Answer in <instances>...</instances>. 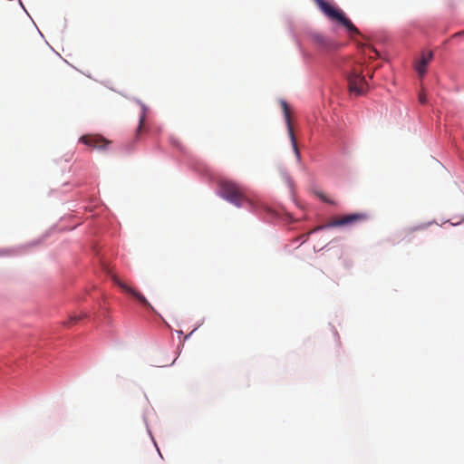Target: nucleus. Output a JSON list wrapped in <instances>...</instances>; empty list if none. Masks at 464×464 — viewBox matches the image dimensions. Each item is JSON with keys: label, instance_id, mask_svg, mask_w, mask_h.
<instances>
[{"label": "nucleus", "instance_id": "f257e3e1", "mask_svg": "<svg viewBox=\"0 0 464 464\" xmlns=\"http://www.w3.org/2000/svg\"><path fill=\"white\" fill-rule=\"evenodd\" d=\"M219 189L220 196L236 207L241 208L248 205L251 208H256L255 202L250 198L246 189L239 184L231 180H221Z\"/></svg>", "mask_w": 464, "mask_h": 464}, {"label": "nucleus", "instance_id": "f03ea898", "mask_svg": "<svg viewBox=\"0 0 464 464\" xmlns=\"http://www.w3.org/2000/svg\"><path fill=\"white\" fill-rule=\"evenodd\" d=\"M320 10L332 21L343 25L350 34H360L359 30L346 17L343 10L336 8L324 0H314Z\"/></svg>", "mask_w": 464, "mask_h": 464}, {"label": "nucleus", "instance_id": "7ed1b4c3", "mask_svg": "<svg viewBox=\"0 0 464 464\" xmlns=\"http://www.w3.org/2000/svg\"><path fill=\"white\" fill-rule=\"evenodd\" d=\"M368 218V216L364 213H353L345 215L340 218H334L328 224L324 226H319L314 228L310 233L319 231L325 227H341L346 226L356 222L364 221Z\"/></svg>", "mask_w": 464, "mask_h": 464}, {"label": "nucleus", "instance_id": "20e7f679", "mask_svg": "<svg viewBox=\"0 0 464 464\" xmlns=\"http://www.w3.org/2000/svg\"><path fill=\"white\" fill-rule=\"evenodd\" d=\"M347 80L350 92L357 95H361L366 92L367 82L364 76L362 75L360 72L354 70L348 75Z\"/></svg>", "mask_w": 464, "mask_h": 464}, {"label": "nucleus", "instance_id": "39448f33", "mask_svg": "<svg viewBox=\"0 0 464 464\" xmlns=\"http://www.w3.org/2000/svg\"><path fill=\"white\" fill-rule=\"evenodd\" d=\"M80 141L88 147L97 150H106L111 141L98 134H87L80 138Z\"/></svg>", "mask_w": 464, "mask_h": 464}, {"label": "nucleus", "instance_id": "423d86ee", "mask_svg": "<svg viewBox=\"0 0 464 464\" xmlns=\"http://www.w3.org/2000/svg\"><path fill=\"white\" fill-rule=\"evenodd\" d=\"M112 281L122 290L124 291L125 293L130 295L131 296H133L134 298H136L140 303H141L144 306H147L149 308H150L151 310H153V307L152 305L150 304V303L146 299V297L140 294V292H138L137 290H135L134 288H132L131 286L128 285L126 283H124L123 281H121L120 278H118L116 276H112Z\"/></svg>", "mask_w": 464, "mask_h": 464}, {"label": "nucleus", "instance_id": "0eeeda50", "mask_svg": "<svg viewBox=\"0 0 464 464\" xmlns=\"http://www.w3.org/2000/svg\"><path fill=\"white\" fill-rule=\"evenodd\" d=\"M312 40L315 46L321 51L332 52L339 47V44L336 42L321 34H313Z\"/></svg>", "mask_w": 464, "mask_h": 464}, {"label": "nucleus", "instance_id": "6e6552de", "mask_svg": "<svg viewBox=\"0 0 464 464\" xmlns=\"http://www.w3.org/2000/svg\"><path fill=\"white\" fill-rule=\"evenodd\" d=\"M281 106H282V109L284 111L285 119V122H286L287 130H288V134H289V137L291 139V142H292V145H293L294 151H295L297 159H300V153H299V150H298V148H297V144H296V140H295V138L293 127H292V124H291V118H290V111H289L288 104L286 103V102L282 101L281 102Z\"/></svg>", "mask_w": 464, "mask_h": 464}, {"label": "nucleus", "instance_id": "1a4fd4ad", "mask_svg": "<svg viewBox=\"0 0 464 464\" xmlns=\"http://www.w3.org/2000/svg\"><path fill=\"white\" fill-rule=\"evenodd\" d=\"M432 52H429L426 54H423L421 58L416 63L415 69L421 77L426 73L427 65L432 60Z\"/></svg>", "mask_w": 464, "mask_h": 464}, {"label": "nucleus", "instance_id": "9d476101", "mask_svg": "<svg viewBox=\"0 0 464 464\" xmlns=\"http://www.w3.org/2000/svg\"><path fill=\"white\" fill-rule=\"evenodd\" d=\"M87 317V314L86 313H81L80 314H74V315H71L68 319L67 322H64L63 324L65 326H72L75 324H77L80 320L83 319Z\"/></svg>", "mask_w": 464, "mask_h": 464}, {"label": "nucleus", "instance_id": "9b49d317", "mask_svg": "<svg viewBox=\"0 0 464 464\" xmlns=\"http://www.w3.org/2000/svg\"><path fill=\"white\" fill-rule=\"evenodd\" d=\"M314 193L321 200L332 205H335V202L329 199L322 191H314Z\"/></svg>", "mask_w": 464, "mask_h": 464}, {"label": "nucleus", "instance_id": "f8f14e48", "mask_svg": "<svg viewBox=\"0 0 464 464\" xmlns=\"http://www.w3.org/2000/svg\"><path fill=\"white\" fill-rule=\"evenodd\" d=\"M419 102L421 103V104H425L427 102V98L425 96L424 93H420L419 95Z\"/></svg>", "mask_w": 464, "mask_h": 464}, {"label": "nucleus", "instance_id": "ddd939ff", "mask_svg": "<svg viewBox=\"0 0 464 464\" xmlns=\"http://www.w3.org/2000/svg\"><path fill=\"white\" fill-rule=\"evenodd\" d=\"M144 121H145V115L142 114L140 118V122H139V128H138V131H140L143 126V123H144Z\"/></svg>", "mask_w": 464, "mask_h": 464}, {"label": "nucleus", "instance_id": "4468645a", "mask_svg": "<svg viewBox=\"0 0 464 464\" xmlns=\"http://www.w3.org/2000/svg\"><path fill=\"white\" fill-rule=\"evenodd\" d=\"M371 51L374 53L375 56H379V53L374 48H371Z\"/></svg>", "mask_w": 464, "mask_h": 464}]
</instances>
